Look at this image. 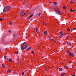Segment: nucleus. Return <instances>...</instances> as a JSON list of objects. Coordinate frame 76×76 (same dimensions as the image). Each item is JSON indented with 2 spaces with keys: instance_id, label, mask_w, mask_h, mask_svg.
<instances>
[{
  "instance_id": "nucleus-45",
  "label": "nucleus",
  "mask_w": 76,
  "mask_h": 76,
  "mask_svg": "<svg viewBox=\"0 0 76 76\" xmlns=\"http://www.w3.org/2000/svg\"><path fill=\"white\" fill-rule=\"evenodd\" d=\"M18 61H19V58H18Z\"/></svg>"
},
{
  "instance_id": "nucleus-17",
  "label": "nucleus",
  "mask_w": 76,
  "mask_h": 76,
  "mask_svg": "<svg viewBox=\"0 0 76 76\" xmlns=\"http://www.w3.org/2000/svg\"><path fill=\"white\" fill-rule=\"evenodd\" d=\"M9 60L10 61V62H11V61H12V58H10V59L9 58Z\"/></svg>"
},
{
  "instance_id": "nucleus-36",
  "label": "nucleus",
  "mask_w": 76,
  "mask_h": 76,
  "mask_svg": "<svg viewBox=\"0 0 76 76\" xmlns=\"http://www.w3.org/2000/svg\"><path fill=\"white\" fill-rule=\"evenodd\" d=\"M73 29L74 30H76V28H73Z\"/></svg>"
},
{
  "instance_id": "nucleus-41",
  "label": "nucleus",
  "mask_w": 76,
  "mask_h": 76,
  "mask_svg": "<svg viewBox=\"0 0 76 76\" xmlns=\"http://www.w3.org/2000/svg\"><path fill=\"white\" fill-rule=\"evenodd\" d=\"M72 76H75V74H73V75H72Z\"/></svg>"
},
{
  "instance_id": "nucleus-1",
  "label": "nucleus",
  "mask_w": 76,
  "mask_h": 76,
  "mask_svg": "<svg viewBox=\"0 0 76 76\" xmlns=\"http://www.w3.org/2000/svg\"><path fill=\"white\" fill-rule=\"evenodd\" d=\"M28 45L26 42H24L22 45H21V50H25V49H26V48L28 47Z\"/></svg>"
},
{
  "instance_id": "nucleus-12",
  "label": "nucleus",
  "mask_w": 76,
  "mask_h": 76,
  "mask_svg": "<svg viewBox=\"0 0 76 76\" xmlns=\"http://www.w3.org/2000/svg\"><path fill=\"white\" fill-rule=\"evenodd\" d=\"M13 74H15V75H17V73L16 72V71H14L13 72Z\"/></svg>"
},
{
  "instance_id": "nucleus-47",
  "label": "nucleus",
  "mask_w": 76,
  "mask_h": 76,
  "mask_svg": "<svg viewBox=\"0 0 76 76\" xmlns=\"http://www.w3.org/2000/svg\"><path fill=\"white\" fill-rule=\"evenodd\" d=\"M7 48H6L5 49V50H7Z\"/></svg>"
},
{
  "instance_id": "nucleus-2",
  "label": "nucleus",
  "mask_w": 76,
  "mask_h": 76,
  "mask_svg": "<svg viewBox=\"0 0 76 76\" xmlns=\"http://www.w3.org/2000/svg\"><path fill=\"white\" fill-rule=\"evenodd\" d=\"M67 53L70 56H71L72 57H75V54L73 53H72L70 51L68 50L67 51Z\"/></svg>"
},
{
  "instance_id": "nucleus-32",
  "label": "nucleus",
  "mask_w": 76,
  "mask_h": 76,
  "mask_svg": "<svg viewBox=\"0 0 76 76\" xmlns=\"http://www.w3.org/2000/svg\"><path fill=\"white\" fill-rule=\"evenodd\" d=\"M7 72H11V70H10V69H8V70H7Z\"/></svg>"
},
{
  "instance_id": "nucleus-46",
  "label": "nucleus",
  "mask_w": 76,
  "mask_h": 76,
  "mask_svg": "<svg viewBox=\"0 0 76 76\" xmlns=\"http://www.w3.org/2000/svg\"><path fill=\"white\" fill-rule=\"evenodd\" d=\"M75 10H73V12H74Z\"/></svg>"
},
{
  "instance_id": "nucleus-49",
  "label": "nucleus",
  "mask_w": 76,
  "mask_h": 76,
  "mask_svg": "<svg viewBox=\"0 0 76 76\" xmlns=\"http://www.w3.org/2000/svg\"><path fill=\"white\" fill-rule=\"evenodd\" d=\"M20 1H23V0H20Z\"/></svg>"
},
{
  "instance_id": "nucleus-44",
  "label": "nucleus",
  "mask_w": 76,
  "mask_h": 76,
  "mask_svg": "<svg viewBox=\"0 0 76 76\" xmlns=\"http://www.w3.org/2000/svg\"><path fill=\"white\" fill-rule=\"evenodd\" d=\"M52 3V2H49V3Z\"/></svg>"
},
{
  "instance_id": "nucleus-26",
  "label": "nucleus",
  "mask_w": 76,
  "mask_h": 76,
  "mask_svg": "<svg viewBox=\"0 0 76 76\" xmlns=\"http://www.w3.org/2000/svg\"><path fill=\"white\" fill-rule=\"evenodd\" d=\"M54 5H56V4H57V2H54Z\"/></svg>"
},
{
  "instance_id": "nucleus-15",
  "label": "nucleus",
  "mask_w": 76,
  "mask_h": 76,
  "mask_svg": "<svg viewBox=\"0 0 76 76\" xmlns=\"http://www.w3.org/2000/svg\"><path fill=\"white\" fill-rule=\"evenodd\" d=\"M73 3V1L72 0H71V1H70V3L72 4V3Z\"/></svg>"
},
{
  "instance_id": "nucleus-51",
  "label": "nucleus",
  "mask_w": 76,
  "mask_h": 76,
  "mask_svg": "<svg viewBox=\"0 0 76 76\" xmlns=\"http://www.w3.org/2000/svg\"><path fill=\"white\" fill-rule=\"evenodd\" d=\"M67 34V33H66V35Z\"/></svg>"
},
{
  "instance_id": "nucleus-28",
  "label": "nucleus",
  "mask_w": 76,
  "mask_h": 76,
  "mask_svg": "<svg viewBox=\"0 0 76 76\" xmlns=\"http://www.w3.org/2000/svg\"><path fill=\"white\" fill-rule=\"evenodd\" d=\"M30 18H31L30 17H29L28 18H27V20H28V19H30Z\"/></svg>"
},
{
  "instance_id": "nucleus-33",
  "label": "nucleus",
  "mask_w": 76,
  "mask_h": 76,
  "mask_svg": "<svg viewBox=\"0 0 76 76\" xmlns=\"http://www.w3.org/2000/svg\"><path fill=\"white\" fill-rule=\"evenodd\" d=\"M65 8H66V6H64L63 7V9H65Z\"/></svg>"
},
{
  "instance_id": "nucleus-54",
  "label": "nucleus",
  "mask_w": 76,
  "mask_h": 76,
  "mask_svg": "<svg viewBox=\"0 0 76 76\" xmlns=\"http://www.w3.org/2000/svg\"><path fill=\"white\" fill-rule=\"evenodd\" d=\"M45 19H46V18H45Z\"/></svg>"
},
{
  "instance_id": "nucleus-18",
  "label": "nucleus",
  "mask_w": 76,
  "mask_h": 76,
  "mask_svg": "<svg viewBox=\"0 0 76 76\" xmlns=\"http://www.w3.org/2000/svg\"><path fill=\"white\" fill-rule=\"evenodd\" d=\"M65 75V73H62V74H61V76H64Z\"/></svg>"
},
{
  "instance_id": "nucleus-52",
  "label": "nucleus",
  "mask_w": 76,
  "mask_h": 76,
  "mask_svg": "<svg viewBox=\"0 0 76 76\" xmlns=\"http://www.w3.org/2000/svg\"><path fill=\"white\" fill-rule=\"evenodd\" d=\"M26 73H27V72H26Z\"/></svg>"
},
{
  "instance_id": "nucleus-53",
  "label": "nucleus",
  "mask_w": 76,
  "mask_h": 76,
  "mask_svg": "<svg viewBox=\"0 0 76 76\" xmlns=\"http://www.w3.org/2000/svg\"><path fill=\"white\" fill-rule=\"evenodd\" d=\"M49 1H50V0H49Z\"/></svg>"
},
{
  "instance_id": "nucleus-19",
  "label": "nucleus",
  "mask_w": 76,
  "mask_h": 76,
  "mask_svg": "<svg viewBox=\"0 0 76 76\" xmlns=\"http://www.w3.org/2000/svg\"><path fill=\"white\" fill-rule=\"evenodd\" d=\"M59 70L60 71H62V68H60L59 69Z\"/></svg>"
},
{
  "instance_id": "nucleus-27",
  "label": "nucleus",
  "mask_w": 76,
  "mask_h": 76,
  "mask_svg": "<svg viewBox=\"0 0 76 76\" xmlns=\"http://www.w3.org/2000/svg\"><path fill=\"white\" fill-rule=\"evenodd\" d=\"M48 68H45V70H46L47 71V70H48Z\"/></svg>"
},
{
  "instance_id": "nucleus-48",
  "label": "nucleus",
  "mask_w": 76,
  "mask_h": 76,
  "mask_svg": "<svg viewBox=\"0 0 76 76\" xmlns=\"http://www.w3.org/2000/svg\"><path fill=\"white\" fill-rule=\"evenodd\" d=\"M27 72V70H26L25 71V72Z\"/></svg>"
},
{
  "instance_id": "nucleus-5",
  "label": "nucleus",
  "mask_w": 76,
  "mask_h": 76,
  "mask_svg": "<svg viewBox=\"0 0 76 76\" xmlns=\"http://www.w3.org/2000/svg\"><path fill=\"white\" fill-rule=\"evenodd\" d=\"M23 12V11L22 10H21L20 12V14L22 16H23L25 15V13H24V12Z\"/></svg>"
},
{
  "instance_id": "nucleus-3",
  "label": "nucleus",
  "mask_w": 76,
  "mask_h": 76,
  "mask_svg": "<svg viewBox=\"0 0 76 76\" xmlns=\"http://www.w3.org/2000/svg\"><path fill=\"white\" fill-rule=\"evenodd\" d=\"M55 12H56L57 14L58 15H61L62 13L57 8L55 11Z\"/></svg>"
},
{
  "instance_id": "nucleus-10",
  "label": "nucleus",
  "mask_w": 76,
  "mask_h": 76,
  "mask_svg": "<svg viewBox=\"0 0 76 76\" xmlns=\"http://www.w3.org/2000/svg\"><path fill=\"white\" fill-rule=\"evenodd\" d=\"M4 58L5 60H8L9 59L7 58V56H5L4 57Z\"/></svg>"
},
{
  "instance_id": "nucleus-40",
  "label": "nucleus",
  "mask_w": 76,
  "mask_h": 76,
  "mask_svg": "<svg viewBox=\"0 0 76 76\" xmlns=\"http://www.w3.org/2000/svg\"><path fill=\"white\" fill-rule=\"evenodd\" d=\"M3 20V19L2 18H0V20L1 21Z\"/></svg>"
},
{
  "instance_id": "nucleus-16",
  "label": "nucleus",
  "mask_w": 76,
  "mask_h": 76,
  "mask_svg": "<svg viewBox=\"0 0 76 76\" xmlns=\"http://www.w3.org/2000/svg\"><path fill=\"white\" fill-rule=\"evenodd\" d=\"M36 32H37V34H39V35H40V34H39V31H38V30H36Z\"/></svg>"
},
{
  "instance_id": "nucleus-13",
  "label": "nucleus",
  "mask_w": 76,
  "mask_h": 76,
  "mask_svg": "<svg viewBox=\"0 0 76 76\" xmlns=\"http://www.w3.org/2000/svg\"><path fill=\"white\" fill-rule=\"evenodd\" d=\"M59 38H62V37H63V35H61L60 34H59Z\"/></svg>"
},
{
  "instance_id": "nucleus-42",
  "label": "nucleus",
  "mask_w": 76,
  "mask_h": 76,
  "mask_svg": "<svg viewBox=\"0 0 76 76\" xmlns=\"http://www.w3.org/2000/svg\"><path fill=\"white\" fill-rule=\"evenodd\" d=\"M15 35V34H13V37H14Z\"/></svg>"
},
{
  "instance_id": "nucleus-55",
  "label": "nucleus",
  "mask_w": 76,
  "mask_h": 76,
  "mask_svg": "<svg viewBox=\"0 0 76 76\" xmlns=\"http://www.w3.org/2000/svg\"><path fill=\"white\" fill-rule=\"evenodd\" d=\"M68 35H69V34H68Z\"/></svg>"
},
{
  "instance_id": "nucleus-43",
  "label": "nucleus",
  "mask_w": 76,
  "mask_h": 76,
  "mask_svg": "<svg viewBox=\"0 0 76 76\" xmlns=\"http://www.w3.org/2000/svg\"><path fill=\"white\" fill-rule=\"evenodd\" d=\"M31 13V12H30L29 13H28V14L29 15L30 14V13Z\"/></svg>"
},
{
  "instance_id": "nucleus-8",
  "label": "nucleus",
  "mask_w": 76,
  "mask_h": 76,
  "mask_svg": "<svg viewBox=\"0 0 76 76\" xmlns=\"http://www.w3.org/2000/svg\"><path fill=\"white\" fill-rule=\"evenodd\" d=\"M44 35H47V34H48V33H47V31H44Z\"/></svg>"
},
{
  "instance_id": "nucleus-6",
  "label": "nucleus",
  "mask_w": 76,
  "mask_h": 76,
  "mask_svg": "<svg viewBox=\"0 0 76 76\" xmlns=\"http://www.w3.org/2000/svg\"><path fill=\"white\" fill-rule=\"evenodd\" d=\"M5 7L8 11L10 9V6H8Z\"/></svg>"
},
{
  "instance_id": "nucleus-38",
  "label": "nucleus",
  "mask_w": 76,
  "mask_h": 76,
  "mask_svg": "<svg viewBox=\"0 0 76 76\" xmlns=\"http://www.w3.org/2000/svg\"><path fill=\"white\" fill-rule=\"evenodd\" d=\"M67 31H68L69 32H70V29H67Z\"/></svg>"
},
{
  "instance_id": "nucleus-50",
  "label": "nucleus",
  "mask_w": 76,
  "mask_h": 76,
  "mask_svg": "<svg viewBox=\"0 0 76 76\" xmlns=\"http://www.w3.org/2000/svg\"><path fill=\"white\" fill-rule=\"evenodd\" d=\"M2 1V0H0V1Z\"/></svg>"
},
{
  "instance_id": "nucleus-20",
  "label": "nucleus",
  "mask_w": 76,
  "mask_h": 76,
  "mask_svg": "<svg viewBox=\"0 0 76 76\" xmlns=\"http://www.w3.org/2000/svg\"><path fill=\"white\" fill-rule=\"evenodd\" d=\"M64 67V68H65V69H69L67 66H65Z\"/></svg>"
},
{
  "instance_id": "nucleus-7",
  "label": "nucleus",
  "mask_w": 76,
  "mask_h": 76,
  "mask_svg": "<svg viewBox=\"0 0 76 76\" xmlns=\"http://www.w3.org/2000/svg\"><path fill=\"white\" fill-rule=\"evenodd\" d=\"M67 44L68 46H70V45H71V44H70V42H68L67 43Z\"/></svg>"
},
{
  "instance_id": "nucleus-14",
  "label": "nucleus",
  "mask_w": 76,
  "mask_h": 76,
  "mask_svg": "<svg viewBox=\"0 0 76 76\" xmlns=\"http://www.w3.org/2000/svg\"><path fill=\"white\" fill-rule=\"evenodd\" d=\"M12 24L13 22H10L9 23V24L10 25H12Z\"/></svg>"
},
{
  "instance_id": "nucleus-35",
  "label": "nucleus",
  "mask_w": 76,
  "mask_h": 76,
  "mask_svg": "<svg viewBox=\"0 0 76 76\" xmlns=\"http://www.w3.org/2000/svg\"><path fill=\"white\" fill-rule=\"evenodd\" d=\"M70 12H73V10H70Z\"/></svg>"
},
{
  "instance_id": "nucleus-22",
  "label": "nucleus",
  "mask_w": 76,
  "mask_h": 76,
  "mask_svg": "<svg viewBox=\"0 0 76 76\" xmlns=\"http://www.w3.org/2000/svg\"><path fill=\"white\" fill-rule=\"evenodd\" d=\"M2 67H4V68L6 67V66H5V65H4L3 64Z\"/></svg>"
},
{
  "instance_id": "nucleus-30",
  "label": "nucleus",
  "mask_w": 76,
  "mask_h": 76,
  "mask_svg": "<svg viewBox=\"0 0 76 76\" xmlns=\"http://www.w3.org/2000/svg\"><path fill=\"white\" fill-rule=\"evenodd\" d=\"M10 32H11V30H9V31H8L7 32L9 33H10Z\"/></svg>"
},
{
  "instance_id": "nucleus-4",
  "label": "nucleus",
  "mask_w": 76,
  "mask_h": 76,
  "mask_svg": "<svg viewBox=\"0 0 76 76\" xmlns=\"http://www.w3.org/2000/svg\"><path fill=\"white\" fill-rule=\"evenodd\" d=\"M8 10L7 9V8H6L5 7H4L3 9L4 13H6V12H8Z\"/></svg>"
},
{
  "instance_id": "nucleus-34",
  "label": "nucleus",
  "mask_w": 76,
  "mask_h": 76,
  "mask_svg": "<svg viewBox=\"0 0 76 76\" xmlns=\"http://www.w3.org/2000/svg\"><path fill=\"white\" fill-rule=\"evenodd\" d=\"M23 75H24V72H23L22 73V76H23Z\"/></svg>"
},
{
  "instance_id": "nucleus-25",
  "label": "nucleus",
  "mask_w": 76,
  "mask_h": 76,
  "mask_svg": "<svg viewBox=\"0 0 76 76\" xmlns=\"http://www.w3.org/2000/svg\"><path fill=\"white\" fill-rule=\"evenodd\" d=\"M15 54H18V51H17L16 52H15Z\"/></svg>"
},
{
  "instance_id": "nucleus-39",
  "label": "nucleus",
  "mask_w": 76,
  "mask_h": 76,
  "mask_svg": "<svg viewBox=\"0 0 76 76\" xmlns=\"http://www.w3.org/2000/svg\"><path fill=\"white\" fill-rule=\"evenodd\" d=\"M40 15H41V13H39L38 15V16H40Z\"/></svg>"
},
{
  "instance_id": "nucleus-9",
  "label": "nucleus",
  "mask_w": 76,
  "mask_h": 76,
  "mask_svg": "<svg viewBox=\"0 0 76 76\" xmlns=\"http://www.w3.org/2000/svg\"><path fill=\"white\" fill-rule=\"evenodd\" d=\"M31 48V47H29L28 48H27V51H29V50H30Z\"/></svg>"
},
{
  "instance_id": "nucleus-37",
  "label": "nucleus",
  "mask_w": 76,
  "mask_h": 76,
  "mask_svg": "<svg viewBox=\"0 0 76 76\" xmlns=\"http://www.w3.org/2000/svg\"><path fill=\"white\" fill-rule=\"evenodd\" d=\"M2 51V50L1 49V48H0V52H1V51Z\"/></svg>"
},
{
  "instance_id": "nucleus-31",
  "label": "nucleus",
  "mask_w": 76,
  "mask_h": 76,
  "mask_svg": "<svg viewBox=\"0 0 76 76\" xmlns=\"http://www.w3.org/2000/svg\"><path fill=\"white\" fill-rule=\"evenodd\" d=\"M31 54H34V52L33 51H32L31 52Z\"/></svg>"
},
{
  "instance_id": "nucleus-21",
  "label": "nucleus",
  "mask_w": 76,
  "mask_h": 76,
  "mask_svg": "<svg viewBox=\"0 0 76 76\" xmlns=\"http://www.w3.org/2000/svg\"><path fill=\"white\" fill-rule=\"evenodd\" d=\"M69 63L70 64V63H72V61H68Z\"/></svg>"
},
{
  "instance_id": "nucleus-29",
  "label": "nucleus",
  "mask_w": 76,
  "mask_h": 76,
  "mask_svg": "<svg viewBox=\"0 0 76 76\" xmlns=\"http://www.w3.org/2000/svg\"><path fill=\"white\" fill-rule=\"evenodd\" d=\"M69 37H70V35H68L67 36V39H68L69 38Z\"/></svg>"
},
{
  "instance_id": "nucleus-24",
  "label": "nucleus",
  "mask_w": 76,
  "mask_h": 76,
  "mask_svg": "<svg viewBox=\"0 0 76 76\" xmlns=\"http://www.w3.org/2000/svg\"><path fill=\"white\" fill-rule=\"evenodd\" d=\"M52 40H53V41H54V42H56V40L53 39Z\"/></svg>"
},
{
  "instance_id": "nucleus-23",
  "label": "nucleus",
  "mask_w": 76,
  "mask_h": 76,
  "mask_svg": "<svg viewBox=\"0 0 76 76\" xmlns=\"http://www.w3.org/2000/svg\"><path fill=\"white\" fill-rule=\"evenodd\" d=\"M32 16H33V14H32L31 15L29 16L30 18H31Z\"/></svg>"
},
{
  "instance_id": "nucleus-11",
  "label": "nucleus",
  "mask_w": 76,
  "mask_h": 76,
  "mask_svg": "<svg viewBox=\"0 0 76 76\" xmlns=\"http://www.w3.org/2000/svg\"><path fill=\"white\" fill-rule=\"evenodd\" d=\"M59 33L60 34H61V35H63V32H62L61 31H60L59 32Z\"/></svg>"
}]
</instances>
